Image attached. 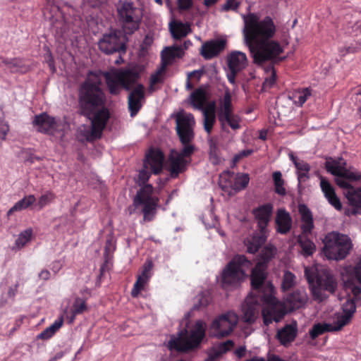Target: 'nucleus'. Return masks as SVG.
<instances>
[{"label":"nucleus","instance_id":"9d476101","mask_svg":"<svg viewBox=\"0 0 361 361\" xmlns=\"http://www.w3.org/2000/svg\"><path fill=\"white\" fill-rule=\"evenodd\" d=\"M111 240H106V246H105V253H104V255H105V262H104V264L100 269V275L99 276V279L101 278L102 275L103 274V273L104 271V267L106 266V264L109 260V254L111 252Z\"/></svg>","mask_w":361,"mask_h":361},{"label":"nucleus","instance_id":"4468645a","mask_svg":"<svg viewBox=\"0 0 361 361\" xmlns=\"http://www.w3.org/2000/svg\"><path fill=\"white\" fill-rule=\"evenodd\" d=\"M49 276V272L48 271H42L39 274V277L42 278L44 280H47Z\"/></svg>","mask_w":361,"mask_h":361},{"label":"nucleus","instance_id":"ddd939ff","mask_svg":"<svg viewBox=\"0 0 361 361\" xmlns=\"http://www.w3.org/2000/svg\"><path fill=\"white\" fill-rule=\"evenodd\" d=\"M47 52H48L47 60H48L49 66L50 67H53V69H54V59H53L51 54L50 53V51H49V49L48 48H47Z\"/></svg>","mask_w":361,"mask_h":361},{"label":"nucleus","instance_id":"20e7f679","mask_svg":"<svg viewBox=\"0 0 361 361\" xmlns=\"http://www.w3.org/2000/svg\"><path fill=\"white\" fill-rule=\"evenodd\" d=\"M99 49L105 54L109 55L113 53V35L111 32L109 34L104 35L103 37L98 42Z\"/></svg>","mask_w":361,"mask_h":361},{"label":"nucleus","instance_id":"f03ea898","mask_svg":"<svg viewBox=\"0 0 361 361\" xmlns=\"http://www.w3.org/2000/svg\"><path fill=\"white\" fill-rule=\"evenodd\" d=\"M32 125L36 130L42 133H53L56 128L55 119L47 113L36 115L32 121Z\"/></svg>","mask_w":361,"mask_h":361},{"label":"nucleus","instance_id":"f8f14e48","mask_svg":"<svg viewBox=\"0 0 361 361\" xmlns=\"http://www.w3.org/2000/svg\"><path fill=\"white\" fill-rule=\"evenodd\" d=\"M18 287V283H17L15 285L14 288H10L9 290H8V296L14 297L15 295H16V293L17 291Z\"/></svg>","mask_w":361,"mask_h":361},{"label":"nucleus","instance_id":"7ed1b4c3","mask_svg":"<svg viewBox=\"0 0 361 361\" xmlns=\"http://www.w3.org/2000/svg\"><path fill=\"white\" fill-rule=\"evenodd\" d=\"M35 202V197L33 195L25 196L22 200L17 202L8 212L7 215L10 216L15 212L21 211L28 208Z\"/></svg>","mask_w":361,"mask_h":361},{"label":"nucleus","instance_id":"0eeeda50","mask_svg":"<svg viewBox=\"0 0 361 361\" xmlns=\"http://www.w3.org/2000/svg\"><path fill=\"white\" fill-rule=\"evenodd\" d=\"M86 303L85 300L77 298L73 305V315L70 319V322H72L75 318V314H80L86 310Z\"/></svg>","mask_w":361,"mask_h":361},{"label":"nucleus","instance_id":"9b49d317","mask_svg":"<svg viewBox=\"0 0 361 361\" xmlns=\"http://www.w3.org/2000/svg\"><path fill=\"white\" fill-rule=\"evenodd\" d=\"M87 1L92 7H98L106 3L107 0H87Z\"/></svg>","mask_w":361,"mask_h":361},{"label":"nucleus","instance_id":"1a4fd4ad","mask_svg":"<svg viewBox=\"0 0 361 361\" xmlns=\"http://www.w3.org/2000/svg\"><path fill=\"white\" fill-rule=\"evenodd\" d=\"M32 231L31 229L25 230L21 233L17 238L16 243L18 247H22L30 240Z\"/></svg>","mask_w":361,"mask_h":361},{"label":"nucleus","instance_id":"39448f33","mask_svg":"<svg viewBox=\"0 0 361 361\" xmlns=\"http://www.w3.org/2000/svg\"><path fill=\"white\" fill-rule=\"evenodd\" d=\"M4 63L7 66L8 68L13 73H26L29 71L30 68L23 63L21 60L13 59L11 61L4 60Z\"/></svg>","mask_w":361,"mask_h":361},{"label":"nucleus","instance_id":"423d86ee","mask_svg":"<svg viewBox=\"0 0 361 361\" xmlns=\"http://www.w3.org/2000/svg\"><path fill=\"white\" fill-rule=\"evenodd\" d=\"M63 319L62 317H61L58 320L55 321L52 325L39 334L37 338L43 340L51 338L55 334V332L60 329L63 324Z\"/></svg>","mask_w":361,"mask_h":361},{"label":"nucleus","instance_id":"6e6552de","mask_svg":"<svg viewBox=\"0 0 361 361\" xmlns=\"http://www.w3.org/2000/svg\"><path fill=\"white\" fill-rule=\"evenodd\" d=\"M55 197L56 196L52 192L47 191L40 196L37 202V206L39 209H42L44 206L51 202Z\"/></svg>","mask_w":361,"mask_h":361},{"label":"nucleus","instance_id":"f257e3e1","mask_svg":"<svg viewBox=\"0 0 361 361\" xmlns=\"http://www.w3.org/2000/svg\"><path fill=\"white\" fill-rule=\"evenodd\" d=\"M102 78L109 92L113 94V69L89 72L87 79L80 86L78 113L91 121L90 126L82 125L78 128L77 138L80 142L99 139L110 117L106 95L100 87Z\"/></svg>","mask_w":361,"mask_h":361}]
</instances>
